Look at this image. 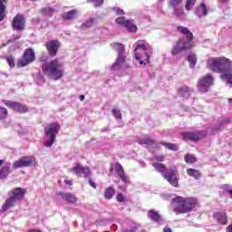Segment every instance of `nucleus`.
<instances>
[{
  "label": "nucleus",
  "mask_w": 232,
  "mask_h": 232,
  "mask_svg": "<svg viewBox=\"0 0 232 232\" xmlns=\"http://www.w3.org/2000/svg\"><path fill=\"white\" fill-rule=\"evenodd\" d=\"M207 67L212 72L221 74V79L232 87V62L226 57L209 58Z\"/></svg>",
  "instance_id": "f257e3e1"
},
{
  "label": "nucleus",
  "mask_w": 232,
  "mask_h": 232,
  "mask_svg": "<svg viewBox=\"0 0 232 232\" xmlns=\"http://www.w3.org/2000/svg\"><path fill=\"white\" fill-rule=\"evenodd\" d=\"M177 30L179 34H182L184 37L179 39L177 45L173 47L171 51L172 55H179L180 52H184V50H191V48L195 47V42H193V33H191V31L184 26H178Z\"/></svg>",
  "instance_id": "f03ea898"
},
{
  "label": "nucleus",
  "mask_w": 232,
  "mask_h": 232,
  "mask_svg": "<svg viewBox=\"0 0 232 232\" xmlns=\"http://www.w3.org/2000/svg\"><path fill=\"white\" fill-rule=\"evenodd\" d=\"M172 204L177 206L173 210L178 215L180 213H189V211H193L197 208V198H188L184 199L181 197H177L172 199Z\"/></svg>",
  "instance_id": "7ed1b4c3"
},
{
  "label": "nucleus",
  "mask_w": 232,
  "mask_h": 232,
  "mask_svg": "<svg viewBox=\"0 0 232 232\" xmlns=\"http://www.w3.org/2000/svg\"><path fill=\"white\" fill-rule=\"evenodd\" d=\"M42 70L45 75H48L53 81H59L63 77V63H59L58 60H53L44 63Z\"/></svg>",
  "instance_id": "20e7f679"
},
{
  "label": "nucleus",
  "mask_w": 232,
  "mask_h": 232,
  "mask_svg": "<svg viewBox=\"0 0 232 232\" xmlns=\"http://www.w3.org/2000/svg\"><path fill=\"white\" fill-rule=\"evenodd\" d=\"M136 61H139L140 64H148L150 63V53H151V47L148 44H142L137 42L134 50Z\"/></svg>",
  "instance_id": "39448f33"
},
{
  "label": "nucleus",
  "mask_w": 232,
  "mask_h": 232,
  "mask_svg": "<svg viewBox=\"0 0 232 232\" xmlns=\"http://www.w3.org/2000/svg\"><path fill=\"white\" fill-rule=\"evenodd\" d=\"M112 48L118 53L116 63L112 64V72H119V70H126L130 65L126 63V55L124 54V45L122 44H114Z\"/></svg>",
  "instance_id": "423d86ee"
},
{
  "label": "nucleus",
  "mask_w": 232,
  "mask_h": 232,
  "mask_svg": "<svg viewBox=\"0 0 232 232\" xmlns=\"http://www.w3.org/2000/svg\"><path fill=\"white\" fill-rule=\"evenodd\" d=\"M152 166L157 171H160V173L163 175L164 179H166L171 186L177 187L179 185V180H177V169H166V166L159 162H154Z\"/></svg>",
  "instance_id": "0eeeda50"
},
{
  "label": "nucleus",
  "mask_w": 232,
  "mask_h": 232,
  "mask_svg": "<svg viewBox=\"0 0 232 232\" xmlns=\"http://www.w3.org/2000/svg\"><path fill=\"white\" fill-rule=\"evenodd\" d=\"M60 130H61V125H59V123L57 122L50 123L45 127L44 134L46 137L49 138V140H47L44 142V146L46 148H52V146H53V142H55L56 135L57 133H59Z\"/></svg>",
  "instance_id": "6e6552de"
},
{
  "label": "nucleus",
  "mask_w": 232,
  "mask_h": 232,
  "mask_svg": "<svg viewBox=\"0 0 232 232\" xmlns=\"http://www.w3.org/2000/svg\"><path fill=\"white\" fill-rule=\"evenodd\" d=\"M32 164H34V166L37 165V161L34 156H24L13 163V168L14 169H19V168H29Z\"/></svg>",
  "instance_id": "1a4fd4ad"
},
{
  "label": "nucleus",
  "mask_w": 232,
  "mask_h": 232,
  "mask_svg": "<svg viewBox=\"0 0 232 232\" xmlns=\"http://www.w3.org/2000/svg\"><path fill=\"white\" fill-rule=\"evenodd\" d=\"M35 61V52L33 51V49H26L24 53L23 57L18 60L17 66L18 68H23L24 66H27V64H30Z\"/></svg>",
  "instance_id": "9d476101"
},
{
  "label": "nucleus",
  "mask_w": 232,
  "mask_h": 232,
  "mask_svg": "<svg viewBox=\"0 0 232 232\" xmlns=\"http://www.w3.org/2000/svg\"><path fill=\"white\" fill-rule=\"evenodd\" d=\"M213 85V76L207 74L201 80L198 81V90L201 93H206L209 90V87Z\"/></svg>",
  "instance_id": "9b49d317"
},
{
  "label": "nucleus",
  "mask_w": 232,
  "mask_h": 232,
  "mask_svg": "<svg viewBox=\"0 0 232 232\" xmlns=\"http://www.w3.org/2000/svg\"><path fill=\"white\" fill-rule=\"evenodd\" d=\"M70 173H75L77 177H90V167H83L81 163L76 164L73 168L69 169Z\"/></svg>",
  "instance_id": "f8f14e48"
},
{
  "label": "nucleus",
  "mask_w": 232,
  "mask_h": 232,
  "mask_svg": "<svg viewBox=\"0 0 232 232\" xmlns=\"http://www.w3.org/2000/svg\"><path fill=\"white\" fill-rule=\"evenodd\" d=\"M3 102L4 104H5V106H7L8 108H12V110H14V111H19V113H25V111H28V107L19 102L8 100H3Z\"/></svg>",
  "instance_id": "ddd939ff"
},
{
  "label": "nucleus",
  "mask_w": 232,
  "mask_h": 232,
  "mask_svg": "<svg viewBox=\"0 0 232 232\" xmlns=\"http://www.w3.org/2000/svg\"><path fill=\"white\" fill-rule=\"evenodd\" d=\"M61 47V43L57 40H51L46 43V49L50 55L55 57L57 55V52H59V48Z\"/></svg>",
  "instance_id": "4468645a"
},
{
  "label": "nucleus",
  "mask_w": 232,
  "mask_h": 232,
  "mask_svg": "<svg viewBox=\"0 0 232 232\" xmlns=\"http://www.w3.org/2000/svg\"><path fill=\"white\" fill-rule=\"evenodd\" d=\"M116 23L125 26L129 32H137V25H135V23H133V21L126 20L123 16L118 17Z\"/></svg>",
  "instance_id": "2eb2a0df"
},
{
  "label": "nucleus",
  "mask_w": 232,
  "mask_h": 232,
  "mask_svg": "<svg viewBox=\"0 0 232 232\" xmlns=\"http://www.w3.org/2000/svg\"><path fill=\"white\" fill-rule=\"evenodd\" d=\"M24 16L23 14H16L13 19L12 26L14 30L23 31L24 30Z\"/></svg>",
  "instance_id": "dca6fc26"
},
{
  "label": "nucleus",
  "mask_w": 232,
  "mask_h": 232,
  "mask_svg": "<svg viewBox=\"0 0 232 232\" xmlns=\"http://www.w3.org/2000/svg\"><path fill=\"white\" fill-rule=\"evenodd\" d=\"M115 171L118 177L121 179V182H123L124 184H130V176L126 175L122 165H121L120 163H116Z\"/></svg>",
  "instance_id": "f3484780"
},
{
  "label": "nucleus",
  "mask_w": 232,
  "mask_h": 232,
  "mask_svg": "<svg viewBox=\"0 0 232 232\" xmlns=\"http://www.w3.org/2000/svg\"><path fill=\"white\" fill-rule=\"evenodd\" d=\"M26 193V191L23 188H16L12 189L9 192V195L11 196V198L14 200H21V198H23V197H24V194Z\"/></svg>",
  "instance_id": "a211bd4d"
},
{
  "label": "nucleus",
  "mask_w": 232,
  "mask_h": 232,
  "mask_svg": "<svg viewBox=\"0 0 232 232\" xmlns=\"http://www.w3.org/2000/svg\"><path fill=\"white\" fill-rule=\"evenodd\" d=\"M15 204H17V201L14 199V198L10 197L5 200V204L2 206L0 213H5V211H8V209H12V208L15 207Z\"/></svg>",
  "instance_id": "6ab92c4d"
},
{
  "label": "nucleus",
  "mask_w": 232,
  "mask_h": 232,
  "mask_svg": "<svg viewBox=\"0 0 232 232\" xmlns=\"http://www.w3.org/2000/svg\"><path fill=\"white\" fill-rule=\"evenodd\" d=\"M214 218L218 224H222L223 226L227 224V215L226 212H216L214 214Z\"/></svg>",
  "instance_id": "aec40b11"
},
{
  "label": "nucleus",
  "mask_w": 232,
  "mask_h": 232,
  "mask_svg": "<svg viewBox=\"0 0 232 232\" xmlns=\"http://www.w3.org/2000/svg\"><path fill=\"white\" fill-rule=\"evenodd\" d=\"M57 195L58 197H62V198L66 200V202H70L72 204H75V202H77V198L72 193L57 192Z\"/></svg>",
  "instance_id": "412c9836"
},
{
  "label": "nucleus",
  "mask_w": 232,
  "mask_h": 232,
  "mask_svg": "<svg viewBox=\"0 0 232 232\" xmlns=\"http://www.w3.org/2000/svg\"><path fill=\"white\" fill-rule=\"evenodd\" d=\"M184 140H200V132H185L182 134Z\"/></svg>",
  "instance_id": "4be33fe9"
},
{
  "label": "nucleus",
  "mask_w": 232,
  "mask_h": 232,
  "mask_svg": "<svg viewBox=\"0 0 232 232\" xmlns=\"http://www.w3.org/2000/svg\"><path fill=\"white\" fill-rule=\"evenodd\" d=\"M195 14L198 17H206V15H208V7L205 4H201L200 6L195 10Z\"/></svg>",
  "instance_id": "5701e85b"
},
{
  "label": "nucleus",
  "mask_w": 232,
  "mask_h": 232,
  "mask_svg": "<svg viewBox=\"0 0 232 232\" xmlns=\"http://www.w3.org/2000/svg\"><path fill=\"white\" fill-rule=\"evenodd\" d=\"M10 168H12V164L10 163L2 167L0 169V179H6L10 175Z\"/></svg>",
  "instance_id": "b1692460"
},
{
  "label": "nucleus",
  "mask_w": 232,
  "mask_h": 232,
  "mask_svg": "<svg viewBox=\"0 0 232 232\" xmlns=\"http://www.w3.org/2000/svg\"><path fill=\"white\" fill-rule=\"evenodd\" d=\"M62 17L65 21H71L72 19H75L77 17V10L73 9L69 12L63 13Z\"/></svg>",
  "instance_id": "393cba45"
},
{
  "label": "nucleus",
  "mask_w": 232,
  "mask_h": 232,
  "mask_svg": "<svg viewBox=\"0 0 232 232\" xmlns=\"http://www.w3.org/2000/svg\"><path fill=\"white\" fill-rule=\"evenodd\" d=\"M137 142L138 144H146L147 148H150V146L155 145V140L150 138H138Z\"/></svg>",
  "instance_id": "a878e982"
},
{
  "label": "nucleus",
  "mask_w": 232,
  "mask_h": 232,
  "mask_svg": "<svg viewBox=\"0 0 232 232\" xmlns=\"http://www.w3.org/2000/svg\"><path fill=\"white\" fill-rule=\"evenodd\" d=\"M8 3V0H0V21H3L5 19V10H6V6L5 4Z\"/></svg>",
  "instance_id": "bb28decb"
},
{
  "label": "nucleus",
  "mask_w": 232,
  "mask_h": 232,
  "mask_svg": "<svg viewBox=\"0 0 232 232\" xmlns=\"http://www.w3.org/2000/svg\"><path fill=\"white\" fill-rule=\"evenodd\" d=\"M187 173L189 177H193L196 179V180H198L200 179V172L195 169H188Z\"/></svg>",
  "instance_id": "cd10ccee"
},
{
  "label": "nucleus",
  "mask_w": 232,
  "mask_h": 232,
  "mask_svg": "<svg viewBox=\"0 0 232 232\" xmlns=\"http://www.w3.org/2000/svg\"><path fill=\"white\" fill-rule=\"evenodd\" d=\"M55 12H57V10H55L53 7H45V8H43L41 10V14L43 15H53V14H55Z\"/></svg>",
  "instance_id": "c85d7f7f"
},
{
  "label": "nucleus",
  "mask_w": 232,
  "mask_h": 232,
  "mask_svg": "<svg viewBox=\"0 0 232 232\" xmlns=\"http://www.w3.org/2000/svg\"><path fill=\"white\" fill-rule=\"evenodd\" d=\"M115 195V188L109 187L104 193V197L105 198H107L108 200L113 198V196Z\"/></svg>",
  "instance_id": "c756f323"
},
{
  "label": "nucleus",
  "mask_w": 232,
  "mask_h": 232,
  "mask_svg": "<svg viewBox=\"0 0 232 232\" xmlns=\"http://www.w3.org/2000/svg\"><path fill=\"white\" fill-rule=\"evenodd\" d=\"M149 218L154 222H159L160 220V215L157 213L155 210L149 211Z\"/></svg>",
  "instance_id": "7c9ffc66"
},
{
  "label": "nucleus",
  "mask_w": 232,
  "mask_h": 232,
  "mask_svg": "<svg viewBox=\"0 0 232 232\" xmlns=\"http://www.w3.org/2000/svg\"><path fill=\"white\" fill-rule=\"evenodd\" d=\"M188 61L189 63V67L194 68L197 64V55L193 53L189 54L188 56Z\"/></svg>",
  "instance_id": "2f4dec72"
},
{
  "label": "nucleus",
  "mask_w": 232,
  "mask_h": 232,
  "mask_svg": "<svg viewBox=\"0 0 232 232\" xmlns=\"http://www.w3.org/2000/svg\"><path fill=\"white\" fill-rule=\"evenodd\" d=\"M173 10L175 15H177L178 17H182L184 15V9H182V7H180L179 5L174 6Z\"/></svg>",
  "instance_id": "473e14b6"
},
{
  "label": "nucleus",
  "mask_w": 232,
  "mask_h": 232,
  "mask_svg": "<svg viewBox=\"0 0 232 232\" xmlns=\"http://www.w3.org/2000/svg\"><path fill=\"white\" fill-rule=\"evenodd\" d=\"M189 92H191V89H189V87L184 86L179 90V95H181V97H184V96L188 95L189 93Z\"/></svg>",
  "instance_id": "72a5a7b5"
},
{
  "label": "nucleus",
  "mask_w": 232,
  "mask_h": 232,
  "mask_svg": "<svg viewBox=\"0 0 232 232\" xmlns=\"http://www.w3.org/2000/svg\"><path fill=\"white\" fill-rule=\"evenodd\" d=\"M185 161L187 164H193L194 162H197V158L191 154H187L185 156Z\"/></svg>",
  "instance_id": "f704fd0d"
},
{
  "label": "nucleus",
  "mask_w": 232,
  "mask_h": 232,
  "mask_svg": "<svg viewBox=\"0 0 232 232\" xmlns=\"http://www.w3.org/2000/svg\"><path fill=\"white\" fill-rule=\"evenodd\" d=\"M111 113L117 121H121V119H122V113H121V110L119 109H112Z\"/></svg>",
  "instance_id": "c9c22d12"
},
{
  "label": "nucleus",
  "mask_w": 232,
  "mask_h": 232,
  "mask_svg": "<svg viewBox=\"0 0 232 232\" xmlns=\"http://www.w3.org/2000/svg\"><path fill=\"white\" fill-rule=\"evenodd\" d=\"M161 144L165 146V148H168V150H171L172 151H177V150H179V147H177V145L174 143L162 142Z\"/></svg>",
  "instance_id": "e433bc0d"
},
{
  "label": "nucleus",
  "mask_w": 232,
  "mask_h": 232,
  "mask_svg": "<svg viewBox=\"0 0 232 232\" xmlns=\"http://www.w3.org/2000/svg\"><path fill=\"white\" fill-rule=\"evenodd\" d=\"M87 3H92L93 6L98 8V6L104 5V0H87Z\"/></svg>",
  "instance_id": "4c0bfd02"
},
{
  "label": "nucleus",
  "mask_w": 232,
  "mask_h": 232,
  "mask_svg": "<svg viewBox=\"0 0 232 232\" xmlns=\"http://www.w3.org/2000/svg\"><path fill=\"white\" fill-rule=\"evenodd\" d=\"M195 3H197V0H187L185 5L186 10H192L193 6H195Z\"/></svg>",
  "instance_id": "58836bf2"
},
{
  "label": "nucleus",
  "mask_w": 232,
  "mask_h": 232,
  "mask_svg": "<svg viewBox=\"0 0 232 232\" xmlns=\"http://www.w3.org/2000/svg\"><path fill=\"white\" fill-rule=\"evenodd\" d=\"M94 23H95V20L93 18H91L82 24V27L83 28H92V26H93Z\"/></svg>",
  "instance_id": "ea45409f"
},
{
  "label": "nucleus",
  "mask_w": 232,
  "mask_h": 232,
  "mask_svg": "<svg viewBox=\"0 0 232 232\" xmlns=\"http://www.w3.org/2000/svg\"><path fill=\"white\" fill-rule=\"evenodd\" d=\"M182 3V0H169V5L172 8L175 6H179Z\"/></svg>",
  "instance_id": "a19ab883"
},
{
  "label": "nucleus",
  "mask_w": 232,
  "mask_h": 232,
  "mask_svg": "<svg viewBox=\"0 0 232 232\" xmlns=\"http://www.w3.org/2000/svg\"><path fill=\"white\" fill-rule=\"evenodd\" d=\"M6 62L8 63L10 68L15 67V63H14V60L13 56H7L6 57Z\"/></svg>",
  "instance_id": "79ce46f5"
},
{
  "label": "nucleus",
  "mask_w": 232,
  "mask_h": 232,
  "mask_svg": "<svg viewBox=\"0 0 232 232\" xmlns=\"http://www.w3.org/2000/svg\"><path fill=\"white\" fill-rule=\"evenodd\" d=\"M8 115V111L5 108L0 107V119H5Z\"/></svg>",
  "instance_id": "37998d69"
},
{
  "label": "nucleus",
  "mask_w": 232,
  "mask_h": 232,
  "mask_svg": "<svg viewBox=\"0 0 232 232\" xmlns=\"http://www.w3.org/2000/svg\"><path fill=\"white\" fill-rule=\"evenodd\" d=\"M116 200L117 202H125L126 198H124V195H122L121 193H119L116 197Z\"/></svg>",
  "instance_id": "c03bdc74"
},
{
  "label": "nucleus",
  "mask_w": 232,
  "mask_h": 232,
  "mask_svg": "<svg viewBox=\"0 0 232 232\" xmlns=\"http://www.w3.org/2000/svg\"><path fill=\"white\" fill-rule=\"evenodd\" d=\"M113 10H114V12H116V14L118 15H124V10H122L119 7H114Z\"/></svg>",
  "instance_id": "a18cd8bd"
},
{
  "label": "nucleus",
  "mask_w": 232,
  "mask_h": 232,
  "mask_svg": "<svg viewBox=\"0 0 232 232\" xmlns=\"http://www.w3.org/2000/svg\"><path fill=\"white\" fill-rule=\"evenodd\" d=\"M155 160H157L158 162H164V156L162 155L156 156Z\"/></svg>",
  "instance_id": "49530a36"
},
{
  "label": "nucleus",
  "mask_w": 232,
  "mask_h": 232,
  "mask_svg": "<svg viewBox=\"0 0 232 232\" xmlns=\"http://www.w3.org/2000/svg\"><path fill=\"white\" fill-rule=\"evenodd\" d=\"M89 184L92 188H93L94 189L97 188V184L95 182H93V179H89Z\"/></svg>",
  "instance_id": "de8ad7c7"
},
{
  "label": "nucleus",
  "mask_w": 232,
  "mask_h": 232,
  "mask_svg": "<svg viewBox=\"0 0 232 232\" xmlns=\"http://www.w3.org/2000/svg\"><path fill=\"white\" fill-rule=\"evenodd\" d=\"M137 231V227L133 226L130 230H125L123 232H135Z\"/></svg>",
  "instance_id": "09e8293b"
},
{
  "label": "nucleus",
  "mask_w": 232,
  "mask_h": 232,
  "mask_svg": "<svg viewBox=\"0 0 232 232\" xmlns=\"http://www.w3.org/2000/svg\"><path fill=\"white\" fill-rule=\"evenodd\" d=\"M65 184H67V186H72L73 185V183L70 179H65Z\"/></svg>",
  "instance_id": "8fccbe9b"
},
{
  "label": "nucleus",
  "mask_w": 232,
  "mask_h": 232,
  "mask_svg": "<svg viewBox=\"0 0 232 232\" xmlns=\"http://www.w3.org/2000/svg\"><path fill=\"white\" fill-rule=\"evenodd\" d=\"M163 232H171V228H169V227H165V228L163 229Z\"/></svg>",
  "instance_id": "3c124183"
},
{
  "label": "nucleus",
  "mask_w": 232,
  "mask_h": 232,
  "mask_svg": "<svg viewBox=\"0 0 232 232\" xmlns=\"http://www.w3.org/2000/svg\"><path fill=\"white\" fill-rule=\"evenodd\" d=\"M227 232H232V225L227 227Z\"/></svg>",
  "instance_id": "603ef678"
},
{
  "label": "nucleus",
  "mask_w": 232,
  "mask_h": 232,
  "mask_svg": "<svg viewBox=\"0 0 232 232\" xmlns=\"http://www.w3.org/2000/svg\"><path fill=\"white\" fill-rule=\"evenodd\" d=\"M28 232H41V230H39V229H30V230H28Z\"/></svg>",
  "instance_id": "864d4df0"
},
{
  "label": "nucleus",
  "mask_w": 232,
  "mask_h": 232,
  "mask_svg": "<svg viewBox=\"0 0 232 232\" xmlns=\"http://www.w3.org/2000/svg\"><path fill=\"white\" fill-rule=\"evenodd\" d=\"M80 101H82V102L84 101V95L80 96Z\"/></svg>",
  "instance_id": "5fc2aeb1"
},
{
  "label": "nucleus",
  "mask_w": 232,
  "mask_h": 232,
  "mask_svg": "<svg viewBox=\"0 0 232 232\" xmlns=\"http://www.w3.org/2000/svg\"><path fill=\"white\" fill-rule=\"evenodd\" d=\"M224 122H231V119H226L224 120Z\"/></svg>",
  "instance_id": "6e6d98bb"
},
{
  "label": "nucleus",
  "mask_w": 232,
  "mask_h": 232,
  "mask_svg": "<svg viewBox=\"0 0 232 232\" xmlns=\"http://www.w3.org/2000/svg\"><path fill=\"white\" fill-rule=\"evenodd\" d=\"M40 81H41L42 84L44 83V78H40Z\"/></svg>",
  "instance_id": "4d7b16f0"
},
{
  "label": "nucleus",
  "mask_w": 232,
  "mask_h": 232,
  "mask_svg": "<svg viewBox=\"0 0 232 232\" xmlns=\"http://www.w3.org/2000/svg\"><path fill=\"white\" fill-rule=\"evenodd\" d=\"M2 164H5V160H0V166H1Z\"/></svg>",
  "instance_id": "13d9d810"
},
{
  "label": "nucleus",
  "mask_w": 232,
  "mask_h": 232,
  "mask_svg": "<svg viewBox=\"0 0 232 232\" xmlns=\"http://www.w3.org/2000/svg\"><path fill=\"white\" fill-rule=\"evenodd\" d=\"M229 104L232 106V99L228 100Z\"/></svg>",
  "instance_id": "bf43d9fd"
},
{
  "label": "nucleus",
  "mask_w": 232,
  "mask_h": 232,
  "mask_svg": "<svg viewBox=\"0 0 232 232\" xmlns=\"http://www.w3.org/2000/svg\"><path fill=\"white\" fill-rule=\"evenodd\" d=\"M102 131H106V130H102Z\"/></svg>",
  "instance_id": "052dcab7"
},
{
  "label": "nucleus",
  "mask_w": 232,
  "mask_h": 232,
  "mask_svg": "<svg viewBox=\"0 0 232 232\" xmlns=\"http://www.w3.org/2000/svg\"><path fill=\"white\" fill-rule=\"evenodd\" d=\"M222 1H227V0H222Z\"/></svg>",
  "instance_id": "680f3d73"
}]
</instances>
